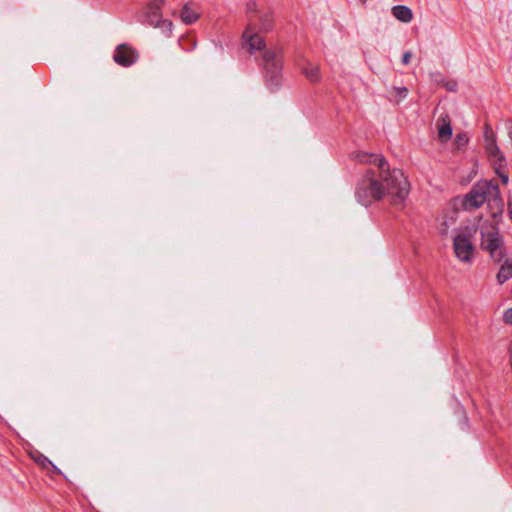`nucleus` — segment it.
Listing matches in <instances>:
<instances>
[{
  "instance_id": "f257e3e1",
  "label": "nucleus",
  "mask_w": 512,
  "mask_h": 512,
  "mask_svg": "<svg viewBox=\"0 0 512 512\" xmlns=\"http://www.w3.org/2000/svg\"><path fill=\"white\" fill-rule=\"evenodd\" d=\"M351 158L359 163L375 164L379 172L376 175L375 171H367L358 183L355 195L360 204L368 206L384 196H389L393 204L403 203L409 194L410 185L400 169L390 170L380 154L356 151L351 154Z\"/></svg>"
},
{
  "instance_id": "f03ea898",
  "label": "nucleus",
  "mask_w": 512,
  "mask_h": 512,
  "mask_svg": "<svg viewBox=\"0 0 512 512\" xmlns=\"http://www.w3.org/2000/svg\"><path fill=\"white\" fill-rule=\"evenodd\" d=\"M485 202L495 206L499 212H502L503 201L500 196L499 187L492 181H481L475 184L464 197L462 206L465 210L471 211L479 208Z\"/></svg>"
},
{
  "instance_id": "7ed1b4c3",
  "label": "nucleus",
  "mask_w": 512,
  "mask_h": 512,
  "mask_svg": "<svg viewBox=\"0 0 512 512\" xmlns=\"http://www.w3.org/2000/svg\"><path fill=\"white\" fill-rule=\"evenodd\" d=\"M476 225H466L455 231L453 236V250L456 258L463 263H471L474 258L475 247L472 240L477 232Z\"/></svg>"
},
{
  "instance_id": "20e7f679",
  "label": "nucleus",
  "mask_w": 512,
  "mask_h": 512,
  "mask_svg": "<svg viewBox=\"0 0 512 512\" xmlns=\"http://www.w3.org/2000/svg\"><path fill=\"white\" fill-rule=\"evenodd\" d=\"M481 247L486 250L492 259L499 262L504 256V246L498 230L494 227L489 231H482Z\"/></svg>"
},
{
  "instance_id": "39448f33",
  "label": "nucleus",
  "mask_w": 512,
  "mask_h": 512,
  "mask_svg": "<svg viewBox=\"0 0 512 512\" xmlns=\"http://www.w3.org/2000/svg\"><path fill=\"white\" fill-rule=\"evenodd\" d=\"M164 5H153V1H150L144 12V23L160 29L163 33L170 35L173 29V24L170 20L162 17V7Z\"/></svg>"
},
{
  "instance_id": "423d86ee",
  "label": "nucleus",
  "mask_w": 512,
  "mask_h": 512,
  "mask_svg": "<svg viewBox=\"0 0 512 512\" xmlns=\"http://www.w3.org/2000/svg\"><path fill=\"white\" fill-rule=\"evenodd\" d=\"M263 65L265 77L270 85L277 86L281 78L282 59L280 55L272 51H265L263 54Z\"/></svg>"
},
{
  "instance_id": "0eeeda50",
  "label": "nucleus",
  "mask_w": 512,
  "mask_h": 512,
  "mask_svg": "<svg viewBox=\"0 0 512 512\" xmlns=\"http://www.w3.org/2000/svg\"><path fill=\"white\" fill-rule=\"evenodd\" d=\"M484 145L489 158L495 163H498L499 167H502L505 163V157L497 144L496 134L489 125L485 126Z\"/></svg>"
},
{
  "instance_id": "6e6552de",
  "label": "nucleus",
  "mask_w": 512,
  "mask_h": 512,
  "mask_svg": "<svg viewBox=\"0 0 512 512\" xmlns=\"http://www.w3.org/2000/svg\"><path fill=\"white\" fill-rule=\"evenodd\" d=\"M113 59L118 65L129 67L138 60V53L132 46L124 43L116 47Z\"/></svg>"
},
{
  "instance_id": "1a4fd4ad",
  "label": "nucleus",
  "mask_w": 512,
  "mask_h": 512,
  "mask_svg": "<svg viewBox=\"0 0 512 512\" xmlns=\"http://www.w3.org/2000/svg\"><path fill=\"white\" fill-rule=\"evenodd\" d=\"M242 38L251 53L265 47L264 39L255 31L251 23L247 25Z\"/></svg>"
},
{
  "instance_id": "9d476101",
  "label": "nucleus",
  "mask_w": 512,
  "mask_h": 512,
  "mask_svg": "<svg viewBox=\"0 0 512 512\" xmlns=\"http://www.w3.org/2000/svg\"><path fill=\"white\" fill-rule=\"evenodd\" d=\"M300 69L302 74L312 83H317L322 78L320 67L316 63L305 61Z\"/></svg>"
},
{
  "instance_id": "9b49d317",
  "label": "nucleus",
  "mask_w": 512,
  "mask_h": 512,
  "mask_svg": "<svg viewBox=\"0 0 512 512\" xmlns=\"http://www.w3.org/2000/svg\"><path fill=\"white\" fill-rule=\"evenodd\" d=\"M392 15L402 23H409L413 19L412 10L405 5H395L391 9Z\"/></svg>"
},
{
  "instance_id": "f8f14e48",
  "label": "nucleus",
  "mask_w": 512,
  "mask_h": 512,
  "mask_svg": "<svg viewBox=\"0 0 512 512\" xmlns=\"http://www.w3.org/2000/svg\"><path fill=\"white\" fill-rule=\"evenodd\" d=\"M510 278H512V259L506 260L500 267L497 274V281L499 284L505 283Z\"/></svg>"
},
{
  "instance_id": "ddd939ff",
  "label": "nucleus",
  "mask_w": 512,
  "mask_h": 512,
  "mask_svg": "<svg viewBox=\"0 0 512 512\" xmlns=\"http://www.w3.org/2000/svg\"><path fill=\"white\" fill-rule=\"evenodd\" d=\"M452 137V127L447 119H442L438 127V138L442 142H447Z\"/></svg>"
},
{
  "instance_id": "4468645a",
  "label": "nucleus",
  "mask_w": 512,
  "mask_h": 512,
  "mask_svg": "<svg viewBox=\"0 0 512 512\" xmlns=\"http://www.w3.org/2000/svg\"><path fill=\"white\" fill-rule=\"evenodd\" d=\"M180 17L185 24H192L198 19L199 15L188 4H185L181 10Z\"/></svg>"
},
{
  "instance_id": "2eb2a0df",
  "label": "nucleus",
  "mask_w": 512,
  "mask_h": 512,
  "mask_svg": "<svg viewBox=\"0 0 512 512\" xmlns=\"http://www.w3.org/2000/svg\"><path fill=\"white\" fill-rule=\"evenodd\" d=\"M272 17L270 15H265L261 18V29L263 31H269L272 28Z\"/></svg>"
},
{
  "instance_id": "dca6fc26",
  "label": "nucleus",
  "mask_w": 512,
  "mask_h": 512,
  "mask_svg": "<svg viewBox=\"0 0 512 512\" xmlns=\"http://www.w3.org/2000/svg\"><path fill=\"white\" fill-rule=\"evenodd\" d=\"M469 141L468 136L465 133H459L456 135L455 144L458 148L465 146Z\"/></svg>"
},
{
  "instance_id": "f3484780",
  "label": "nucleus",
  "mask_w": 512,
  "mask_h": 512,
  "mask_svg": "<svg viewBox=\"0 0 512 512\" xmlns=\"http://www.w3.org/2000/svg\"><path fill=\"white\" fill-rule=\"evenodd\" d=\"M394 91L397 96L400 98H405L408 94V90L406 87H394Z\"/></svg>"
},
{
  "instance_id": "a211bd4d",
  "label": "nucleus",
  "mask_w": 512,
  "mask_h": 512,
  "mask_svg": "<svg viewBox=\"0 0 512 512\" xmlns=\"http://www.w3.org/2000/svg\"><path fill=\"white\" fill-rule=\"evenodd\" d=\"M39 461L43 467L47 468V467L51 466V467H53L54 470H58V468L45 456H42Z\"/></svg>"
},
{
  "instance_id": "6ab92c4d",
  "label": "nucleus",
  "mask_w": 512,
  "mask_h": 512,
  "mask_svg": "<svg viewBox=\"0 0 512 512\" xmlns=\"http://www.w3.org/2000/svg\"><path fill=\"white\" fill-rule=\"evenodd\" d=\"M412 58V53L410 51H406L404 52L403 56H402V63L404 65H407L410 63V60Z\"/></svg>"
},
{
  "instance_id": "aec40b11",
  "label": "nucleus",
  "mask_w": 512,
  "mask_h": 512,
  "mask_svg": "<svg viewBox=\"0 0 512 512\" xmlns=\"http://www.w3.org/2000/svg\"><path fill=\"white\" fill-rule=\"evenodd\" d=\"M503 317L506 323L512 324V308L506 310Z\"/></svg>"
},
{
  "instance_id": "412c9836",
  "label": "nucleus",
  "mask_w": 512,
  "mask_h": 512,
  "mask_svg": "<svg viewBox=\"0 0 512 512\" xmlns=\"http://www.w3.org/2000/svg\"><path fill=\"white\" fill-rule=\"evenodd\" d=\"M499 176L501 177L502 182H503L504 184H507V183H508L509 178H508V175H507V174H505V173H499Z\"/></svg>"
},
{
  "instance_id": "4be33fe9",
  "label": "nucleus",
  "mask_w": 512,
  "mask_h": 512,
  "mask_svg": "<svg viewBox=\"0 0 512 512\" xmlns=\"http://www.w3.org/2000/svg\"><path fill=\"white\" fill-rule=\"evenodd\" d=\"M508 215L510 219L512 220V201L508 202Z\"/></svg>"
}]
</instances>
